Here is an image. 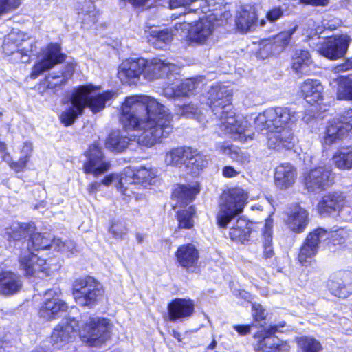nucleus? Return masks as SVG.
<instances>
[{
  "label": "nucleus",
  "mask_w": 352,
  "mask_h": 352,
  "mask_svg": "<svg viewBox=\"0 0 352 352\" xmlns=\"http://www.w3.org/2000/svg\"><path fill=\"white\" fill-rule=\"evenodd\" d=\"M352 284V273L344 272L339 273L328 281L327 287L331 293L340 298H346L349 291L347 287Z\"/></svg>",
  "instance_id": "24"
},
{
  "label": "nucleus",
  "mask_w": 352,
  "mask_h": 352,
  "mask_svg": "<svg viewBox=\"0 0 352 352\" xmlns=\"http://www.w3.org/2000/svg\"><path fill=\"white\" fill-rule=\"evenodd\" d=\"M76 10L79 19L82 20L84 25L94 24L98 21V11L96 10L93 2L85 1L83 3H78Z\"/></svg>",
  "instance_id": "34"
},
{
  "label": "nucleus",
  "mask_w": 352,
  "mask_h": 352,
  "mask_svg": "<svg viewBox=\"0 0 352 352\" xmlns=\"http://www.w3.org/2000/svg\"><path fill=\"white\" fill-rule=\"evenodd\" d=\"M22 280L19 275L11 272L0 273V294L11 296L19 292L22 288Z\"/></svg>",
  "instance_id": "25"
},
{
  "label": "nucleus",
  "mask_w": 352,
  "mask_h": 352,
  "mask_svg": "<svg viewBox=\"0 0 352 352\" xmlns=\"http://www.w3.org/2000/svg\"><path fill=\"white\" fill-rule=\"evenodd\" d=\"M256 19L257 16L254 9L251 6L245 7L241 9L236 16V27L242 32L251 31L256 25Z\"/></svg>",
  "instance_id": "30"
},
{
  "label": "nucleus",
  "mask_w": 352,
  "mask_h": 352,
  "mask_svg": "<svg viewBox=\"0 0 352 352\" xmlns=\"http://www.w3.org/2000/svg\"><path fill=\"white\" fill-rule=\"evenodd\" d=\"M199 189L197 186H190L186 185L177 184L175 186L173 194L172 199L175 200L174 208L182 207L192 201L195 196L198 194Z\"/></svg>",
  "instance_id": "28"
},
{
  "label": "nucleus",
  "mask_w": 352,
  "mask_h": 352,
  "mask_svg": "<svg viewBox=\"0 0 352 352\" xmlns=\"http://www.w3.org/2000/svg\"><path fill=\"white\" fill-rule=\"evenodd\" d=\"M79 322L74 318H66L56 326L51 335V343L54 349H60L69 343L77 331L82 340L91 346H98L110 337L111 324L105 318L91 317L87 314L81 316Z\"/></svg>",
  "instance_id": "2"
},
{
  "label": "nucleus",
  "mask_w": 352,
  "mask_h": 352,
  "mask_svg": "<svg viewBox=\"0 0 352 352\" xmlns=\"http://www.w3.org/2000/svg\"><path fill=\"white\" fill-rule=\"evenodd\" d=\"M187 160L188 155H166L164 160L167 165H173L176 167H180L183 164H185L186 167H188L189 164L194 165L197 162L194 155H191L186 164Z\"/></svg>",
  "instance_id": "45"
},
{
  "label": "nucleus",
  "mask_w": 352,
  "mask_h": 352,
  "mask_svg": "<svg viewBox=\"0 0 352 352\" xmlns=\"http://www.w3.org/2000/svg\"><path fill=\"white\" fill-rule=\"evenodd\" d=\"M297 345L298 352H321L323 349L320 342L312 337L297 338Z\"/></svg>",
  "instance_id": "39"
},
{
  "label": "nucleus",
  "mask_w": 352,
  "mask_h": 352,
  "mask_svg": "<svg viewBox=\"0 0 352 352\" xmlns=\"http://www.w3.org/2000/svg\"><path fill=\"white\" fill-rule=\"evenodd\" d=\"M2 47L5 54L7 55H10L12 54L18 49V44L7 42L6 40L4 39Z\"/></svg>",
  "instance_id": "62"
},
{
  "label": "nucleus",
  "mask_w": 352,
  "mask_h": 352,
  "mask_svg": "<svg viewBox=\"0 0 352 352\" xmlns=\"http://www.w3.org/2000/svg\"><path fill=\"white\" fill-rule=\"evenodd\" d=\"M251 230L249 222L244 219H239L230 228L229 235L232 241L244 244L249 241Z\"/></svg>",
  "instance_id": "32"
},
{
  "label": "nucleus",
  "mask_w": 352,
  "mask_h": 352,
  "mask_svg": "<svg viewBox=\"0 0 352 352\" xmlns=\"http://www.w3.org/2000/svg\"><path fill=\"white\" fill-rule=\"evenodd\" d=\"M52 248L66 254H74L78 252L75 243L72 240L63 241L60 239H53Z\"/></svg>",
  "instance_id": "43"
},
{
  "label": "nucleus",
  "mask_w": 352,
  "mask_h": 352,
  "mask_svg": "<svg viewBox=\"0 0 352 352\" xmlns=\"http://www.w3.org/2000/svg\"><path fill=\"white\" fill-rule=\"evenodd\" d=\"M198 152L197 149L192 146H178L173 148L169 154H192Z\"/></svg>",
  "instance_id": "58"
},
{
  "label": "nucleus",
  "mask_w": 352,
  "mask_h": 352,
  "mask_svg": "<svg viewBox=\"0 0 352 352\" xmlns=\"http://www.w3.org/2000/svg\"><path fill=\"white\" fill-rule=\"evenodd\" d=\"M129 140L126 137L120 136L119 133L113 132L108 138L107 146L112 151L121 153L124 151V148L132 145V143H129Z\"/></svg>",
  "instance_id": "38"
},
{
  "label": "nucleus",
  "mask_w": 352,
  "mask_h": 352,
  "mask_svg": "<svg viewBox=\"0 0 352 352\" xmlns=\"http://www.w3.org/2000/svg\"><path fill=\"white\" fill-rule=\"evenodd\" d=\"M96 89V87L90 84L81 85L73 89L68 105L60 116V121L65 126L72 124L87 107L94 113L104 109L106 102L116 94L113 91H104L94 96L93 93Z\"/></svg>",
  "instance_id": "5"
},
{
  "label": "nucleus",
  "mask_w": 352,
  "mask_h": 352,
  "mask_svg": "<svg viewBox=\"0 0 352 352\" xmlns=\"http://www.w3.org/2000/svg\"><path fill=\"white\" fill-rule=\"evenodd\" d=\"M285 323L279 325H272L263 331L264 337L255 344L256 352H287L289 345L287 342L278 339L274 335L279 332L278 327H284Z\"/></svg>",
  "instance_id": "12"
},
{
  "label": "nucleus",
  "mask_w": 352,
  "mask_h": 352,
  "mask_svg": "<svg viewBox=\"0 0 352 352\" xmlns=\"http://www.w3.org/2000/svg\"><path fill=\"white\" fill-rule=\"evenodd\" d=\"M305 100L313 104L322 99L323 87L318 80L307 79L301 86Z\"/></svg>",
  "instance_id": "29"
},
{
  "label": "nucleus",
  "mask_w": 352,
  "mask_h": 352,
  "mask_svg": "<svg viewBox=\"0 0 352 352\" xmlns=\"http://www.w3.org/2000/svg\"><path fill=\"white\" fill-rule=\"evenodd\" d=\"M337 212L340 218L344 221H352V208L351 206H346L345 204H344L343 206L338 209Z\"/></svg>",
  "instance_id": "56"
},
{
  "label": "nucleus",
  "mask_w": 352,
  "mask_h": 352,
  "mask_svg": "<svg viewBox=\"0 0 352 352\" xmlns=\"http://www.w3.org/2000/svg\"><path fill=\"white\" fill-rule=\"evenodd\" d=\"M217 151L224 154H239V150L229 142H224L218 146Z\"/></svg>",
  "instance_id": "55"
},
{
  "label": "nucleus",
  "mask_w": 352,
  "mask_h": 352,
  "mask_svg": "<svg viewBox=\"0 0 352 352\" xmlns=\"http://www.w3.org/2000/svg\"><path fill=\"white\" fill-rule=\"evenodd\" d=\"M120 120L126 131H142L139 144L151 146L172 131V117L168 109L156 99L146 95L131 96L122 106Z\"/></svg>",
  "instance_id": "1"
},
{
  "label": "nucleus",
  "mask_w": 352,
  "mask_h": 352,
  "mask_svg": "<svg viewBox=\"0 0 352 352\" xmlns=\"http://www.w3.org/2000/svg\"><path fill=\"white\" fill-rule=\"evenodd\" d=\"M146 64L144 58L125 60L118 67V77L122 83H134L141 74L144 75V67Z\"/></svg>",
  "instance_id": "18"
},
{
  "label": "nucleus",
  "mask_w": 352,
  "mask_h": 352,
  "mask_svg": "<svg viewBox=\"0 0 352 352\" xmlns=\"http://www.w3.org/2000/svg\"><path fill=\"white\" fill-rule=\"evenodd\" d=\"M102 294V285L91 276L80 278L74 283V298L80 306H94Z\"/></svg>",
  "instance_id": "9"
},
{
  "label": "nucleus",
  "mask_w": 352,
  "mask_h": 352,
  "mask_svg": "<svg viewBox=\"0 0 352 352\" xmlns=\"http://www.w3.org/2000/svg\"><path fill=\"white\" fill-rule=\"evenodd\" d=\"M21 4V0H0V11L5 15L17 9Z\"/></svg>",
  "instance_id": "50"
},
{
  "label": "nucleus",
  "mask_w": 352,
  "mask_h": 352,
  "mask_svg": "<svg viewBox=\"0 0 352 352\" xmlns=\"http://www.w3.org/2000/svg\"><path fill=\"white\" fill-rule=\"evenodd\" d=\"M109 232L115 238L122 239L127 234L128 229L124 223L120 221H115L112 223Z\"/></svg>",
  "instance_id": "49"
},
{
  "label": "nucleus",
  "mask_w": 352,
  "mask_h": 352,
  "mask_svg": "<svg viewBox=\"0 0 352 352\" xmlns=\"http://www.w3.org/2000/svg\"><path fill=\"white\" fill-rule=\"evenodd\" d=\"M200 82L197 78H188L177 85L180 96H189L198 88Z\"/></svg>",
  "instance_id": "44"
},
{
  "label": "nucleus",
  "mask_w": 352,
  "mask_h": 352,
  "mask_svg": "<svg viewBox=\"0 0 352 352\" xmlns=\"http://www.w3.org/2000/svg\"><path fill=\"white\" fill-rule=\"evenodd\" d=\"M208 99L223 132L232 134L243 142L253 138L254 133L248 119L236 114L233 110L230 104L231 91L227 87L219 83L212 85L208 92Z\"/></svg>",
  "instance_id": "3"
},
{
  "label": "nucleus",
  "mask_w": 352,
  "mask_h": 352,
  "mask_svg": "<svg viewBox=\"0 0 352 352\" xmlns=\"http://www.w3.org/2000/svg\"><path fill=\"white\" fill-rule=\"evenodd\" d=\"M83 168L85 173L98 177L110 169L111 162L104 155H87Z\"/></svg>",
  "instance_id": "27"
},
{
  "label": "nucleus",
  "mask_w": 352,
  "mask_h": 352,
  "mask_svg": "<svg viewBox=\"0 0 352 352\" xmlns=\"http://www.w3.org/2000/svg\"><path fill=\"white\" fill-rule=\"evenodd\" d=\"M74 72V65L73 64H68L65 70L60 74H62V80L67 82L73 75Z\"/></svg>",
  "instance_id": "63"
},
{
  "label": "nucleus",
  "mask_w": 352,
  "mask_h": 352,
  "mask_svg": "<svg viewBox=\"0 0 352 352\" xmlns=\"http://www.w3.org/2000/svg\"><path fill=\"white\" fill-rule=\"evenodd\" d=\"M197 108L194 104H185L177 109V114L190 117L197 113Z\"/></svg>",
  "instance_id": "54"
},
{
  "label": "nucleus",
  "mask_w": 352,
  "mask_h": 352,
  "mask_svg": "<svg viewBox=\"0 0 352 352\" xmlns=\"http://www.w3.org/2000/svg\"><path fill=\"white\" fill-rule=\"evenodd\" d=\"M173 32L169 29H154L150 32L148 38L151 43L157 49H165L172 41Z\"/></svg>",
  "instance_id": "35"
},
{
  "label": "nucleus",
  "mask_w": 352,
  "mask_h": 352,
  "mask_svg": "<svg viewBox=\"0 0 352 352\" xmlns=\"http://www.w3.org/2000/svg\"><path fill=\"white\" fill-rule=\"evenodd\" d=\"M348 133H350L349 123L344 122L338 118L330 121L323 138L322 146L324 151H327V147L332 144L342 139Z\"/></svg>",
  "instance_id": "20"
},
{
  "label": "nucleus",
  "mask_w": 352,
  "mask_h": 352,
  "mask_svg": "<svg viewBox=\"0 0 352 352\" xmlns=\"http://www.w3.org/2000/svg\"><path fill=\"white\" fill-rule=\"evenodd\" d=\"M253 316L256 320L260 321L265 319L266 311L260 304L252 305Z\"/></svg>",
  "instance_id": "57"
},
{
  "label": "nucleus",
  "mask_w": 352,
  "mask_h": 352,
  "mask_svg": "<svg viewBox=\"0 0 352 352\" xmlns=\"http://www.w3.org/2000/svg\"><path fill=\"white\" fill-rule=\"evenodd\" d=\"M124 176L129 177L132 183L140 184L144 187L155 185L157 179V170L155 168H146L141 166L135 170L130 167L124 168Z\"/></svg>",
  "instance_id": "21"
},
{
  "label": "nucleus",
  "mask_w": 352,
  "mask_h": 352,
  "mask_svg": "<svg viewBox=\"0 0 352 352\" xmlns=\"http://www.w3.org/2000/svg\"><path fill=\"white\" fill-rule=\"evenodd\" d=\"M177 85H168L164 89V94L168 98L180 97Z\"/></svg>",
  "instance_id": "61"
},
{
  "label": "nucleus",
  "mask_w": 352,
  "mask_h": 352,
  "mask_svg": "<svg viewBox=\"0 0 352 352\" xmlns=\"http://www.w3.org/2000/svg\"><path fill=\"white\" fill-rule=\"evenodd\" d=\"M124 173H122L120 175L117 174V173H111V174L107 175L106 177H104V178L102 180L101 184H102L103 185H104L106 186H109L113 181L118 180V188H122L124 187V185L126 184V177L124 178Z\"/></svg>",
  "instance_id": "48"
},
{
  "label": "nucleus",
  "mask_w": 352,
  "mask_h": 352,
  "mask_svg": "<svg viewBox=\"0 0 352 352\" xmlns=\"http://www.w3.org/2000/svg\"><path fill=\"white\" fill-rule=\"evenodd\" d=\"M350 42L351 38L346 34L330 36L321 43L318 52L330 60H336L345 55Z\"/></svg>",
  "instance_id": "11"
},
{
  "label": "nucleus",
  "mask_w": 352,
  "mask_h": 352,
  "mask_svg": "<svg viewBox=\"0 0 352 352\" xmlns=\"http://www.w3.org/2000/svg\"><path fill=\"white\" fill-rule=\"evenodd\" d=\"M199 7L192 8L193 12L198 14H204L205 16L215 14L217 17L219 15L218 10L222 6L223 0H199Z\"/></svg>",
  "instance_id": "37"
},
{
  "label": "nucleus",
  "mask_w": 352,
  "mask_h": 352,
  "mask_svg": "<svg viewBox=\"0 0 352 352\" xmlns=\"http://www.w3.org/2000/svg\"><path fill=\"white\" fill-rule=\"evenodd\" d=\"M248 197L247 193L241 188L230 189L223 194L217 215V223L221 228L226 227L235 216L242 212Z\"/></svg>",
  "instance_id": "7"
},
{
  "label": "nucleus",
  "mask_w": 352,
  "mask_h": 352,
  "mask_svg": "<svg viewBox=\"0 0 352 352\" xmlns=\"http://www.w3.org/2000/svg\"><path fill=\"white\" fill-rule=\"evenodd\" d=\"M195 210L193 206L177 211V219L179 228L190 229L194 225Z\"/></svg>",
  "instance_id": "41"
},
{
  "label": "nucleus",
  "mask_w": 352,
  "mask_h": 352,
  "mask_svg": "<svg viewBox=\"0 0 352 352\" xmlns=\"http://www.w3.org/2000/svg\"><path fill=\"white\" fill-rule=\"evenodd\" d=\"M331 160L339 169L352 168V155H333Z\"/></svg>",
  "instance_id": "47"
},
{
  "label": "nucleus",
  "mask_w": 352,
  "mask_h": 352,
  "mask_svg": "<svg viewBox=\"0 0 352 352\" xmlns=\"http://www.w3.org/2000/svg\"><path fill=\"white\" fill-rule=\"evenodd\" d=\"M283 15L282 9L279 7H276L270 10L267 14V19L270 22H274Z\"/></svg>",
  "instance_id": "59"
},
{
  "label": "nucleus",
  "mask_w": 352,
  "mask_h": 352,
  "mask_svg": "<svg viewBox=\"0 0 352 352\" xmlns=\"http://www.w3.org/2000/svg\"><path fill=\"white\" fill-rule=\"evenodd\" d=\"M25 34L21 32L19 30H13L10 32L6 37L5 39L7 42L11 43L18 44V48L22 45L21 41H23Z\"/></svg>",
  "instance_id": "52"
},
{
  "label": "nucleus",
  "mask_w": 352,
  "mask_h": 352,
  "mask_svg": "<svg viewBox=\"0 0 352 352\" xmlns=\"http://www.w3.org/2000/svg\"><path fill=\"white\" fill-rule=\"evenodd\" d=\"M285 222L293 232H302L308 223V212L299 204H296L290 208Z\"/></svg>",
  "instance_id": "23"
},
{
  "label": "nucleus",
  "mask_w": 352,
  "mask_h": 352,
  "mask_svg": "<svg viewBox=\"0 0 352 352\" xmlns=\"http://www.w3.org/2000/svg\"><path fill=\"white\" fill-rule=\"evenodd\" d=\"M175 258L179 266L188 273H197L199 270V251L195 245L187 243L178 247Z\"/></svg>",
  "instance_id": "15"
},
{
  "label": "nucleus",
  "mask_w": 352,
  "mask_h": 352,
  "mask_svg": "<svg viewBox=\"0 0 352 352\" xmlns=\"http://www.w3.org/2000/svg\"><path fill=\"white\" fill-rule=\"evenodd\" d=\"M65 56L60 52L58 44L51 43L43 50V56L40 61L36 63L30 74L32 78H36L44 72L51 69L55 65L64 60Z\"/></svg>",
  "instance_id": "13"
},
{
  "label": "nucleus",
  "mask_w": 352,
  "mask_h": 352,
  "mask_svg": "<svg viewBox=\"0 0 352 352\" xmlns=\"http://www.w3.org/2000/svg\"><path fill=\"white\" fill-rule=\"evenodd\" d=\"M312 63L309 52L307 50H297L292 56V68L296 74H305L308 67Z\"/></svg>",
  "instance_id": "33"
},
{
  "label": "nucleus",
  "mask_w": 352,
  "mask_h": 352,
  "mask_svg": "<svg viewBox=\"0 0 352 352\" xmlns=\"http://www.w3.org/2000/svg\"><path fill=\"white\" fill-rule=\"evenodd\" d=\"M199 3V0H170L169 5L170 8H176L181 6H190L189 8L192 11V8L197 7L196 3Z\"/></svg>",
  "instance_id": "53"
},
{
  "label": "nucleus",
  "mask_w": 352,
  "mask_h": 352,
  "mask_svg": "<svg viewBox=\"0 0 352 352\" xmlns=\"http://www.w3.org/2000/svg\"><path fill=\"white\" fill-rule=\"evenodd\" d=\"M46 81L47 83V87L50 89H55L58 86H62L65 85L67 82H63L62 80V74L53 75L50 74L46 78Z\"/></svg>",
  "instance_id": "51"
},
{
  "label": "nucleus",
  "mask_w": 352,
  "mask_h": 352,
  "mask_svg": "<svg viewBox=\"0 0 352 352\" xmlns=\"http://www.w3.org/2000/svg\"><path fill=\"white\" fill-rule=\"evenodd\" d=\"M67 309V304L60 298V290L58 288L49 289L44 294L43 304L39 309L41 317L51 320L60 312Z\"/></svg>",
  "instance_id": "14"
},
{
  "label": "nucleus",
  "mask_w": 352,
  "mask_h": 352,
  "mask_svg": "<svg viewBox=\"0 0 352 352\" xmlns=\"http://www.w3.org/2000/svg\"><path fill=\"white\" fill-rule=\"evenodd\" d=\"M32 48V42L30 41L28 43V47H23L19 49V52L21 54V59L23 62H29L30 54L33 50Z\"/></svg>",
  "instance_id": "60"
},
{
  "label": "nucleus",
  "mask_w": 352,
  "mask_h": 352,
  "mask_svg": "<svg viewBox=\"0 0 352 352\" xmlns=\"http://www.w3.org/2000/svg\"><path fill=\"white\" fill-rule=\"evenodd\" d=\"M334 175L328 168L317 167L305 177V186L309 191L319 192L333 184Z\"/></svg>",
  "instance_id": "16"
},
{
  "label": "nucleus",
  "mask_w": 352,
  "mask_h": 352,
  "mask_svg": "<svg viewBox=\"0 0 352 352\" xmlns=\"http://www.w3.org/2000/svg\"><path fill=\"white\" fill-rule=\"evenodd\" d=\"M297 177L296 168L289 163L281 164L275 169L274 184L277 188L285 190L292 187Z\"/></svg>",
  "instance_id": "22"
},
{
  "label": "nucleus",
  "mask_w": 352,
  "mask_h": 352,
  "mask_svg": "<svg viewBox=\"0 0 352 352\" xmlns=\"http://www.w3.org/2000/svg\"><path fill=\"white\" fill-rule=\"evenodd\" d=\"M339 119L344 122L349 123L350 133L352 134V109L345 111L342 118Z\"/></svg>",
  "instance_id": "64"
},
{
  "label": "nucleus",
  "mask_w": 352,
  "mask_h": 352,
  "mask_svg": "<svg viewBox=\"0 0 352 352\" xmlns=\"http://www.w3.org/2000/svg\"><path fill=\"white\" fill-rule=\"evenodd\" d=\"M301 113L287 107L269 108L256 116L255 125L258 130L266 131L264 133L267 135L268 147L282 152V148L289 149L293 146L291 126Z\"/></svg>",
  "instance_id": "4"
},
{
  "label": "nucleus",
  "mask_w": 352,
  "mask_h": 352,
  "mask_svg": "<svg viewBox=\"0 0 352 352\" xmlns=\"http://www.w3.org/2000/svg\"><path fill=\"white\" fill-rule=\"evenodd\" d=\"M27 250L19 256L20 267L26 275L43 278L49 274V267L46 260L35 254L34 250L52 248L53 239L49 233L30 232L28 235Z\"/></svg>",
  "instance_id": "6"
},
{
  "label": "nucleus",
  "mask_w": 352,
  "mask_h": 352,
  "mask_svg": "<svg viewBox=\"0 0 352 352\" xmlns=\"http://www.w3.org/2000/svg\"><path fill=\"white\" fill-rule=\"evenodd\" d=\"M297 27L283 31L273 37V45L278 52H282L289 45L293 34L296 32Z\"/></svg>",
  "instance_id": "42"
},
{
  "label": "nucleus",
  "mask_w": 352,
  "mask_h": 352,
  "mask_svg": "<svg viewBox=\"0 0 352 352\" xmlns=\"http://www.w3.org/2000/svg\"><path fill=\"white\" fill-rule=\"evenodd\" d=\"M3 160L7 162L10 167L16 172H20L23 170L28 162V155H24L16 158H13L10 155H5Z\"/></svg>",
  "instance_id": "46"
},
{
  "label": "nucleus",
  "mask_w": 352,
  "mask_h": 352,
  "mask_svg": "<svg viewBox=\"0 0 352 352\" xmlns=\"http://www.w3.org/2000/svg\"><path fill=\"white\" fill-rule=\"evenodd\" d=\"M341 232H336L331 234L322 228H318L310 232L300 249L298 254L299 262L302 265H307L309 262V259L316 254L319 244L322 241L327 239L329 236L332 238L340 236Z\"/></svg>",
  "instance_id": "10"
},
{
  "label": "nucleus",
  "mask_w": 352,
  "mask_h": 352,
  "mask_svg": "<svg viewBox=\"0 0 352 352\" xmlns=\"http://www.w3.org/2000/svg\"><path fill=\"white\" fill-rule=\"evenodd\" d=\"M194 310L195 302L190 298H175L168 306L169 318L173 322L190 317Z\"/></svg>",
  "instance_id": "19"
},
{
  "label": "nucleus",
  "mask_w": 352,
  "mask_h": 352,
  "mask_svg": "<svg viewBox=\"0 0 352 352\" xmlns=\"http://www.w3.org/2000/svg\"><path fill=\"white\" fill-rule=\"evenodd\" d=\"M34 231V226L33 224L13 222L9 228L6 229L4 236L10 241L11 240L19 241Z\"/></svg>",
  "instance_id": "31"
},
{
  "label": "nucleus",
  "mask_w": 352,
  "mask_h": 352,
  "mask_svg": "<svg viewBox=\"0 0 352 352\" xmlns=\"http://www.w3.org/2000/svg\"><path fill=\"white\" fill-rule=\"evenodd\" d=\"M337 98L338 100H352V79L341 76L337 79Z\"/></svg>",
  "instance_id": "40"
},
{
  "label": "nucleus",
  "mask_w": 352,
  "mask_h": 352,
  "mask_svg": "<svg viewBox=\"0 0 352 352\" xmlns=\"http://www.w3.org/2000/svg\"><path fill=\"white\" fill-rule=\"evenodd\" d=\"M144 71V78L148 80H153L165 76H168L169 74H177L179 67L167 60L154 58L150 60H146Z\"/></svg>",
  "instance_id": "17"
},
{
  "label": "nucleus",
  "mask_w": 352,
  "mask_h": 352,
  "mask_svg": "<svg viewBox=\"0 0 352 352\" xmlns=\"http://www.w3.org/2000/svg\"><path fill=\"white\" fill-rule=\"evenodd\" d=\"M274 226L273 220L271 218L266 219L265 226L263 230V257L265 259L272 258L274 255L272 248V228Z\"/></svg>",
  "instance_id": "36"
},
{
  "label": "nucleus",
  "mask_w": 352,
  "mask_h": 352,
  "mask_svg": "<svg viewBox=\"0 0 352 352\" xmlns=\"http://www.w3.org/2000/svg\"><path fill=\"white\" fill-rule=\"evenodd\" d=\"M217 14H208L207 16L199 18V20L193 24L186 22L177 23L175 25L177 31L188 30L189 39L195 43L203 44L212 36L214 27L221 23H218Z\"/></svg>",
  "instance_id": "8"
},
{
  "label": "nucleus",
  "mask_w": 352,
  "mask_h": 352,
  "mask_svg": "<svg viewBox=\"0 0 352 352\" xmlns=\"http://www.w3.org/2000/svg\"><path fill=\"white\" fill-rule=\"evenodd\" d=\"M345 204V197L340 192H329L322 197L318 203V210L321 214L338 211Z\"/></svg>",
  "instance_id": "26"
}]
</instances>
